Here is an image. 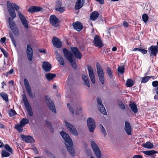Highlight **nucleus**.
<instances>
[{
    "label": "nucleus",
    "instance_id": "25",
    "mask_svg": "<svg viewBox=\"0 0 158 158\" xmlns=\"http://www.w3.org/2000/svg\"><path fill=\"white\" fill-rule=\"evenodd\" d=\"M42 67L44 69L46 72L49 71L51 69V64L47 62H43Z\"/></svg>",
    "mask_w": 158,
    "mask_h": 158
},
{
    "label": "nucleus",
    "instance_id": "32",
    "mask_svg": "<svg viewBox=\"0 0 158 158\" xmlns=\"http://www.w3.org/2000/svg\"><path fill=\"white\" fill-rule=\"evenodd\" d=\"M129 106L131 109L132 111L135 113L138 112V110L137 106L135 103H132L129 105Z\"/></svg>",
    "mask_w": 158,
    "mask_h": 158
},
{
    "label": "nucleus",
    "instance_id": "5",
    "mask_svg": "<svg viewBox=\"0 0 158 158\" xmlns=\"http://www.w3.org/2000/svg\"><path fill=\"white\" fill-rule=\"evenodd\" d=\"M87 124L89 131L91 132H93L96 127L94 120L92 118H88L87 121Z\"/></svg>",
    "mask_w": 158,
    "mask_h": 158
},
{
    "label": "nucleus",
    "instance_id": "40",
    "mask_svg": "<svg viewBox=\"0 0 158 158\" xmlns=\"http://www.w3.org/2000/svg\"><path fill=\"white\" fill-rule=\"evenodd\" d=\"M10 155V153L6 151L5 150H2V156L4 157H7Z\"/></svg>",
    "mask_w": 158,
    "mask_h": 158
},
{
    "label": "nucleus",
    "instance_id": "62",
    "mask_svg": "<svg viewBox=\"0 0 158 158\" xmlns=\"http://www.w3.org/2000/svg\"><path fill=\"white\" fill-rule=\"evenodd\" d=\"M133 158H143L142 156L139 155H136L133 157Z\"/></svg>",
    "mask_w": 158,
    "mask_h": 158
},
{
    "label": "nucleus",
    "instance_id": "9",
    "mask_svg": "<svg viewBox=\"0 0 158 158\" xmlns=\"http://www.w3.org/2000/svg\"><path fill=\"white\" fill-rule=\"evenodd\" d=\"M24 85L28 96L29 97L33 98L34 97L32 93L31 87L27 80L26 78L24 79Z\"/></svg>",
    "mask_w": 158,
    "mask_h": 158
},
{
    "label": "nucleus",
    "instance_id": "53",
    "mask_svg": "<svg viewBox=\"0 0 158 158\" xmlns=\"http://www.w3.org/2000/svg\"><path fill=\"white\" fill-rule=\"evenodd\" d=\"M82 108L80 107H77V109L76 111V113L77 114H80L81 113Z\"/></svg>",
    "mask_w": 158,
    "mask_h": 158
},
{
    "label": "nucleus",
    "instance_id": "50",
    "mask_svg": "<svg viewBox=\"0 0 158 158\" xmlns=\"http://www.w3.org/2000/svg\"><path fill=\"white\" fill-rule=\"evenodd\" d=\"M67 106L70 111L73 114L74 113V110H73V108L70 106V105L69 103L67 104Z\"/></svg>",
    "mask_w": 158,
    "mask_h": 158
},
{
    "label": "nucleus",
    "instance_id": "59",
    "mask_svg": "<svg viewBox=\"0 0 158 158\" xmlns=\"http://www.w3.org/2000/svg\"><path fill=\"white\" fill-rule=\"evenodd\" d=\"M45 123L47 125L48 127H51V125L49 121L47 120H46Z\"/></svg>",
    "mask_w": 158,
    "mask_h": 158
},
{
    "label": "nucleus",
    "instance_id": "35",
    "mask_svg": "<svg viewBox=\"0 0 158 158\" xmlns=\"http://www.w3.org/2000/svg\"><path fill=\"white\" fill-rule=\"evenodd\" d=\"M29 122V121L27 118H23L21 120L19 124L24 127L26 124H28Z\"/></svg>",
    "mask_w": 158,
    "mask_h": 158
},
{
    "label": "nucleus",
    "instance_id": "31",
    "mask_svg": "<svg viewBox=\"0 0 158 158\" xmlns=\"http://www.w3.org/2000/svg\"><path fill=\"white\" fill-rule=\"evenodd\" d=\"M143 152L145 154L148 156H152L157 153V152L154 150H151L150 151H143Z\"/></svg>",
    "mask_w": 158,
    "mask_h": 158
},
{
    "label": "nucleus",
    "instance_id": "12",
    "mask_svg": "<svg viewBox=\"0 0 158 158\" xmlns=\"http://www.w3.org/2000/svg\"><path fill=\"white\" fill-rule=\"evenodd\" d=\"M60 135L63 139L65 141V143H68L70 142V143L73 145V141L69 135L64 131H62L60 133Z\"/></svg>",
    "mask_w": 158,
    "mask_h": 158
},
{
    "label": "nucleus",
    "instance_id": "56",
    "mask_svg": "<svg viewBox=\"0 0 158 158\" xmlns=\"http://www.w3.org/2000/svg\"><path fill=\"white\" fill-rule=\"evenodd\" d=\"M152 85L153 87H157L158 86V81H154L152 82Z\"/></svg>",
    "mask_w": 158,
    "mask_h": 158
},
{
    "label": "nucleus",
    "instance_id": "21",
    "mask_svg": "<svg viewBox=\"0 0 158 158\" xmlns=\"http://www.w3.org/2000/svg\"><path fill=\"white\" fill-rule=\"evenodd\" d=\"M42 10V8L38 6H31L28 10V11L30 13H34L38 12Z\"/></svg>",
    "mask_w": 158,
    "mask_h": 158
},
{
    "label": "nucleus",
    "instance_id": "28",
    "mask_svg": "<svg viewBox=\"0 0 158 158\" xmlns=\"http://www.w3.org/2000/svg\"><path fill=\"white\" fill-rule=\"evenodd\" d=\"M99 16V13L96 11L92 13L90 16V19L93 21L96 20Z\"/></svg>",
    "mask_w": 158,
    "mask_h": 158
},
{
    "label": "nucleus",
    "instance_id": "55",
    "mask_svg": "<svg viewBox=\"0 0 158 158\" xmlns=\"http://www.w3.org/2000/svg\"><path fill=\"white\" fill-rule=\"evenodd\" d=\"M0 48L2 52H3L4 56L5 57H7L8 56L7 53L3 49L1 48Z\"/></svg>",
    "mask_w": 158,
    "mask_h": 158
},
{
    "label": "nucleus",
    "instance_id": "14",
    "mask_svg": "<svg viewBox=\"0 0 158 158\" xmlns=\"http://www.w3.org/2000/svg\"><path fill=\"white\" fill-rule=\"evenodd\" d=\"M27 58L30 61H31L33 59V52L31 46L27 44Z\"/></svg>",
    "mask_w": 158,
    "mask_h": 158
},
{
    "label": "nucleus",
    "instance_id": "18",
    "mask_svg": "<svg viewBox=\"0 0 158 158\" xmlns=\"http://www.w3.org/2000/svg\"><path fill=\"white\" fill-rule=\"evenodd\" d=\"M50 21L52 26L56 27V24L59 22V20L55 15H52L50 17Z\"/></svg>",
    "mask_w": 158,
    "mask_h": 158
},
{
    "label": "nucleus",
    "instance_id": "49",
    "mask_svg": "<svg viewBox=\"0 0 158 158\" xmlns=\"http://www.w3.org/2000/svg\"><path fill=\"white\" fill-rule=\"evenodd\" d=\"M16 114V112L12 109L10 110L9 111V114L10 117L14 116Z\"/></svg>",
    "mask_w": 158,
    "mask_h": 158
},
{
    "label": "nucleus",
    "instance_id": "48",
    "mask_svg": "<svg viewBox=\"0 0 158 158\" xmlns=\"http://www.w3.org/2000/svg\"><path fill=\"white\" fill-rule=\"evenodd\" d=\"M55 10L56 11H58L60 13H62L65 10L64 7H61L59 8H55Z\"/></svg>",
    "mask_w": 158,
    "mask_h": 158
},
{
    "label": "nucleus",
    "instance_id": "17",
    "mask_svg": "<svg viewBox=\"0 0 158 158\" xmlns=\"http://www.w3.org/2000/svg\"><path fill=\"white\" fill-rule=\"evenodd\" d=\"M20 137L26 143H33L35 142L34 139L30 136H26L24 135H21Z\"/></svg>",
    "mask_w": 158,
    "mask_h": 158
},
{
    "label": "nucleus",
    "instance_id": "34",
    "mask_svg": "<svg viewBox=\"0 0 158 158\" xmlns=\"http://www.w3.org/2000/svg\"><path fill=\"white\" fill-rule=\"evenodd\" d=\"M126 85L128 87H131L134 85L133 81L131 79H128L126 81Z\"/></svg>",
    "mask_w": 158,
    "mask_h": 158
},
{
    "label": "nucleus",
    "instance_id": "24",
    "mask_svg": "<svg viewBox=\"0 0 158 158\" xmlns=\"http://www.w3.org/2000/svg\"><path fill=\"white\" fill-rule=\"evenodd\" d=\"M56 58L60 65H64L65 63L62 56L57 52H56Z\"/></svg>",
    "mask_w": 158,
    "mask_h": 158
},
{
    "label": "nucleus",
    "instance_id": "19",
    "mask_svg": "<svg viewBox=\"0 0 158 158\" xmlns=\"http://www.w3.org/2000/svg\"><path fill=\"white\" fill-rule=\"evenodd\" d=\"M52 42L54 46L57 48H60L62 46L61 41L56 37H53Z\"/></svg>",
    "mask_w": 158,
    "mask_h": 158
},
{
    "label": "nucleus",
    "instance_id": "22",
    "mask_svg": "<svg viewBox=\"0 0 158 158\" xmlns=\"http://www.w3.org/2000/svg\"><path fill=\"white\" fill-rule=\"evenodd\" d=\"M74 28L77 31H79L83 28L82 24L79 22L77 21L73 24Z\"/></svg>",
    "mask_w": 158,
    "mask_h": 158
},
{
    "label": "nucleus",
    "instance_id": "13",
    "mask_svg": "<svg viewBox=\"0 0 158 158\" xmlns=\"http://www.w3.org/2000/svg\"><path fill=\"white\" fill-rule=\"evenodd\" d=\"M71 49L77 58L78 59L81 58L82 54L77 47H71Z\"/></svg>",
    "mask_w": 158,
    "mask_h": 158
},
{
    "label": "nucleus",
    "instance_id": "42",
    "mask_svg": "<svg viewBox=\"0 0 158 158\" xmlns=\"http://www.w3.org/2000/svg\"><path fill=\"white\" fill-rule=\"evenodd\" d=\"M1 96L3 99L6 101L7 102L8 100V97L6 94L5 93H1L0 94Z\"/></svg>",
    "mask_w": 158,
    "mask_h": 158
},
{
    "label": "nucleus",
    "instance_id": "26",
    "mask_svg": "<svg viewBox=\"0 0 158 158\" xmlns=\"http://www.w3.org/2000/svg\"><path fill=\"white\" fill-rule=\"evenodd\" d=\"M85 0H77L75 6V9L78 10L81 8L84 3Z\"/></svg>",
    "mask_w": 158,
    "mask_h": 158
},
{
    "label": "nucleus",
    "instance_id": "1",
    "mask_svg": "<svg viewBox=\"0 0 158 158\" xmlns=\"http://www.w3.org/2000/svg\"><path fill=\"white\" fill-rule=\"evenodd\" d=\"M7 6L9 14L11 18L8 19L9 23L11 29L14 28L15 23L13 19L16 17V14L14 10L18 11L19 9V6L14 3H11L9 1L7 2Z\"/></svg>",
    "mask_w": 158,
    "mask_h": 158
},
{
    "label": "nucleus",
    "instance_id": "33",
    "mask_svg": "<svg viewBox=\"0 0 158 158\" xmlns=\"http://www.w3.org/2000/svg\"><path fill=\"white\" fill-rule=\"evenodd\" d=\"M98 107L99 110L102 113L105 114L106 113L105 108L103 105H98Z\"/></svg>",
    "mask_w": 158,
    "mask_h": 158
},
{
    "label": "nucleus",
    "instance_id": "20",
    "mask_svg": "<svg viewBox=\"0 0 158 158\" xmlns=\"http://www.w3.org/2000/svg\"><path fill=\"white\" fill-rule=\"evenodd\" d=\"M124 130L128 135H131V127L129 123L127 121L125 122Z\"/></svg>",
    "mask_w": 158,
    "mask_h": 158
},
{
    "label": "nucleus",
    "instance_id": "60",
    "mask_svg": "<svg viewBox=\"0 0 158 158\" xmlns=\"http://www.w3.org/2000/svg\"><path fill=\"white\" fill-rule=\"evenodd\" d=\"M123 25L125 27H128L129 25L128 23L125 21L123 22Z\"/></svg>",
    "mask_w": 158,
    "mask_h": 158
},
{
    "label": "nucleus",
    "instance_id": "16",
    "mask_svg": "<svg viewBox=\"0 0 158 158\" xmlns=\"http://www.w3.org/2000/svg\"><path fill=\"white\" fill-rule=\"evenodd\" d=\"M18 11V14L19 16L21 21L24 25V27L27 28L28 27V25L27 24V21L26 20L25 17L19 11Z\"/></svg>",
    "mask_w": 158,
    "mask_h": 158
},
{
    "label": "nucleus",
    "instance_id": "64",
    "mask_svg": "<svg viewBox=\"0 0 158 158\" xmlns=\"http://www.w3.org/2000/svg\"><path fill=\"white\" fill-rule=\"evenodd\" d=\"M6 40V38L2 37L1 39V41L3 43H4Z\"/></svg>",
    "mask_w": 158,
    "mask_h": 158
},
{
    "label": "nucleus",
    "instance_id": "54",
    "mask_svg": "<svg viewBox=\"0 0 158 158\" xmlns=\"http://www.w3.org/2000/svg\"><path fill=\"white\" fill-rule=\"evenodd\" d=\"M97 102L98 103V105H102V100L99 97L97 98Z\"/></svg>",
    "mask_w": 158,
    "mask_h": 158
},
{
    "label": "nucleus",
    "instance_id": "8",
    "mask_svg": "<svg viewBox=\"0 0 158 158\" xmlns=\"http://www.w3.org/2000/svg\"><path fill=\"white\" fill-rule=\"evenodd\" d=\"M93 43L95 46L98 47L99 48H101L103 46L100 37L97 35H95L94 37Z\"/></svg>",
    "mask_w": 158,
    "mask_h": 158
},
{
    "label": "nucleus",
    "instance_id": "10",
    "mask_svg": "<svg viewBox=\"0 0 158 158\" xmlns=\"http://www.w3.org/2000/svg\"><path fill=\"white\" fill-rule=\"evenodd\" d=\"M63 51L64 56L66 59L69 62H72L73 59V54L71 52L65 48L63 49Z\"/></svg>",
    "mask_w": 158,
    "mask_h": 158
},
{
    "label": "nucleus",
    "instance_id": "27",
    "mask_svg": "<svg viewBox=\"0 0 158 158\" xmlns=\"http://www.w3.org/2000/svg\"><path fill=\"white\" fill-rule=\"evenodd\" d=\"M82 78L85 84L88 87H89L90 85L89 83V81L88 79V76L85 74H82Z\"/></svg>",
    "mask_w": 158,
    "mask_h": 158
},
{
    "label": "nucleus",
    "instance_id": "11",
    "mask_svg": "<svg viewBox=\"0 0 158 158\" xmlns=\"http://www.w3.org/2000/svg\"><path fill=\"white\" fill-rule=\"evenodd\" d=\"M87 69L89 72V74L92 82L94 84L95 83V78L93 69L89 65H87Z\"/></svg>",
    "mask_w": 158,
    "mask_h": 158
},
{
    "label": "nucleus",
    "instance_id": "47",
    "mask_svg": "<svg viewBox=\"0 0 158 158\" xmlns=\"http://www.w3.org/2000/svg\"><path fill=\"white\" fill-rule=\"evenodd\" d=\"M13 32L14 34L16 36H18L19 35V31L18 29L16 28H13V29H11Z\"/></svg>",
    "mask_w": 158,
    "mask_h": 158
},
{
    "label": "nucleus",
    "instance_id": "58",
    "mask_svg": "<svg viewBox=\"0 0 158 158\" xmlns=\"http://www.w3.org/2000/svg\"><path fill=\"white\" fill-rule=\"evenodd\" d=\"M32 149L33 150L34 152L36 154H38V152L36 148L35 147L34 148H32Z\"/></svg>",
    "mask_w": 158,
    "mask_h": 158
},
{
    "label": "nucleus",
    "instance_id": "63",
    "mask_svg": "<svg viewBox=\"0 0 158 158\" xmlns=\"http://www.w3.org/2000/svg\"><path fill=\"white\" fill-rule=\"evenodd\" d=\"M97 2H99L102 4H103L104 3V0H96Z\"/></svg>",
    "mask_w": 158,
    "mask_h": 158
},
{
    "label": "nucleus",
    "instance_id": "44",
    "mask_svg": "<svg viewBox=\"0 0 158 158\" xmlns=\"http://www.w3.org/2000/svg\"><path fill=\"white\" fill-rule=\"evenodd\" d=\"M45 154L48 156L52 157V158H55V156L52 154L51 152L48 150H45Z\"/></svg>",
    "mask_w": 158,
    "mask_h": 158
},
{
    "label": "nucleus",
    "instance_id": "38",
    "mask_svg": "<svg viewBox=\"0 0 158 158\" xmlns=\"http://www.w3.org/2000/svg\"><path fill=\"white\" fill-rule=\"evenodd\" d=\"M99 128H100L101 131L102 132V134H103L104 137H105L106 136V135L107 134L106 132V131L104 129V127L102 125V124H100L99 125Z\"/></svg>",
    "mask_w": 158,
    "mask_h": 158
},
{
    "label": "nucleus",
    "instance_id": "46",
    "mask_svg": "<svg viewBox=\"0 0 158 158\" xmlns=\"http://www.w3.org/2000/svg\"><path fill=\"white\" fill-rule=\"evenodd\" d=\"M142 18L143 21L145 23L146 22L148 19V15L147 14H143L142 15Z\"/></svg>",
    "mask_w": 158,
    "mask_h": 158
},
{
    "label": "nucleus",
    "instance_id": "52",
    "mask_svg": "<svg viewBox=\"0 0 158 158\" xmlns=\"http://www.w3.org/2000/svg\"><path fill=\"white\" fill-rule=\"evenodd\" d=\"M118 106L119 108L122 109H124L125 108L124 105L121 102H120L119 103Z\"/></svg>",
    "mask_w": 158,
    "mask_h": 158
},
{
    "label": "nucleus",
    "instance_id": "23",
    "mask_svg": "<svg viewBox=\"0 0 158 158\" xmlns=\"http://www.w3.org/2000/svg\"><path fill=\"white\" fill-rule=\"evenodd\" d=\"M151 51V56H156V54L158 53V46H151L149 48Z\"/></svg>",
    "mask_w": 158,
    "mask_h": 158
},
{
    "label": "nucleus",
    "instance_id": "45",
    "mask_svg": "<svg viewBox=\"0 0 158 158\" xmlns=\"http://www.w3.org/2000/svg\"><path fill=\"white\" fill-rule=\"evenodd\" d=\"M151 77L149 76H146V77H143L142 78V79L141 81V82L142 83H145L147 82L149 79Z\"/></svg>",
    "mask_w": 158,
    "mask_h": 158
},
{
    "label": "nucleus",
    "instance_id": "43",
    "mask_svg": "<svg viewBox=\"0 0 158 158\" xmlns=\"http://www.w3.org/2000/svg\"><path fill=\"white\" fill-rule=\"evenodd\" d=\"M62 2L60 1H57L56 2L55 8H59L62 7Z\"/></svg>",
    "mask_w": 158,
    "mask_h": 158
},
{
    "label": "nucleus",
    "instance_id": "15",
    "mask_svg": "<svg viewBox=\"0 0 158 158\" xmlns=\"http://www.w3.org/2000/svg\"><path fill=\"white\" fill-rule=\"evenodd\" d=\"M65 145L67 150L69 152V154L71 156H74L75 153V151L74 149L73 148V145H72L70 143V142L65 143Z\"/></svg>",
    "mask_w": 158,
    "mask_h": 158
},
{
    "label": "nucleus",
    "instance_id": "2",
    "mask_svg": "<svg viewBox=\"0 0 158 158\" xmlns=\"http://www.w3.org/2000/svg\"><path fill=\"white\" fill-rule=\"evenodd\" d=\"M99 79L102 84H103L105 82L104 73L102 69L98 63L96 64Z\"/></svg>",
    "mask_w": 158,
    "mask_h": 158
},
{
    "label": "nucleus",
    "instance_id": "29",
    "mask_svg": "<svg viewBox=\"0 0 158 158\" xmlns=\"http://www.w3.org/2000/svg\"><path fill=\"white\" fill-rule=\"evenodd\" d=\"M142 146L148 149H152L153 148L154 146L153 144L149 141L146 142L145 143L142 145Z\"/></svg>",
    "mask_w": 158,
    "mask_h": 158
},
{
    "label": "nucleus",
    "instance_id": "36",
    "mask_svg": "<svg viewBox=\"0 0 158 158\" xmlns=\"http://www.w3.org/2000/svg\"><path fill=\"white\" fill-rule=\"evenodd\" d=\"M106 71L110 78L112 79L113 78L112 73L110 68L109 67L106 68Z\"/></svg>",
    "mask_w": 158,
    "mask_h": 158
},
{
    "label": "nucleus",
    "instance_id": "4",
    "mask_svg": "<svg viewBox=\"0 0 158 158\" xmlns=\"http://www.w3.org/2000/svg\"><path fill=\"white\" fill-rule=\"evenodd\" d=\"M91 144L94 152L97 158H101L102 156L101 153L98 146L94 141H91Z\"/></svg>",
    "mask_w": 158,
    "mask_h": 158
},
{
    "label": "nucleus",
    "instance_id": "51",
    "mask_svg": "<svg viewBox=\"0 0 158 158\" xmlns=\"http://www.w3.org/2000/svg\"><path fill=\"white\" fill-rule=\"evenodd\" d=\"M71 63V65L72 67L75 70L77 69V66L76 63L75 62H73V60L72 61V62H69Z\"/></svg>",
    "mask_w": 158,
    "mask_h": 158
},
{
    "label": "nucleus",
    "instance_id": "7",
    "mask_svg": "<svg viewBox=\"0 0 158 158\" xmlns=\"http://www.w3.org/2000/svg\"><path fill=\"white\" fill-rule=\"evenodd\" d=\"M65 124L67 127L68 130L73 135L75 136L78 135V133L75 127L69 123L64 121Z\"/></svg>",
    "mask_w": 158,
    "mask_h": 158
},
{
    "label": "nucleus",
    "instance_id": "61",
    "mask_svg": "<svg viewBox=\"0 0 158 158\" xmlns=\"http://www.w3.org/2000/svg\"><path fill=\"white\" fill-rule=\"evenodd\" d=\"M9 36H10V37L11 38L12 41L15 40L13 37V35L11 32H10L9 33Z\"/></svg>",
    "mask_w": 158,
    "mask_h": 158
},
{
    "label": "nucleus",
    "instance_id": "3",
    "mask_svg": "<svg viewBox=\"0 0 158 158\" xmlns=\"http://www.w3.org/2000/svg\"><path fill=\"white\" fill-rule=\"evenodd\" d=\"M22 97L23 101L28 114L30 116H32L33 114V112L30 105L27 99L26 94H23Z\"/></svg>",
    "mask_w": 158,
    "mask_h": 158
},
{
    "label": "nucleus",
    "instance_id": "41",
    "mask_svg": "<svg viewBox=\"0 0 158 158\" xmlns=\"http://www.w3.org/2000/svg\"><path fill=\"white\" fill-rule=\"evenodd\" d=\"M124 68L123 66H120L118 68V72L122 74L124 72Z\"/></svg>",
    "mask_w": 158,
    "mask_h": 158
},
{
    "label": "nucleus",
    "instance_id": "37",
    "mask_svg": "<svg viewBox=\"0 0 158 158\" xmlns=\"http://www.w3.org/2000/svg\"><path fill=\"white\" fill-rule=\"evenodd\" d=\"M24 127L19 124V125L17 124L15 126V128L19 132H22L23 130V127Z\"/></svg>",
    "mask_w": 158,
    "mask_h": 158
},
{
    "label": "nucleus",
    "instance_id": "57",
    "mask_svg": "<svg viewBox=\"0 0 158 158\" xmlns=\"http://www.w3.org/2000/svg\"><path fill=\"white\" fill-rule=\"evenodd\" d=\"M141 52L142 54H146L147 52V50L141 48V49L140 50V51Z\"/></svg>",
    "mask_w": 158,
    "mask_h": 158
},
{
    "label": "nucleus",
    "instance_id": "39",
    "mask_svg": "<svg viewBox=\"0 0 158 158\" xmlns=\"http://www.w3.org/2000/svg\"><path fill=\"white\" fill-rule=\"evenodd\" d=\"M4 148L8 152L12 154L13 150L12 148L7 144H6L5 145Z\"/></svg>",
    "mask_w": 158,
    "mask_h": 158
},
{
    "label": "nucleus",
    "instance_id": "30",
    "mask_svg": "<svg viewBox=\"0 0 158 158\" xmlns=\"http://www.w3.org/2000/svg\"><path fill=\"white\" fill-rule=\"evenodd\" d=\"M56 76L55 74L48 73L45 75V77L48 81H50L55 77Z\"/></svg>",
    "mask_w": 158,
    "mask_h": 158
},
{
    "label": "nucleus",
    "instance_id": "6",
    "mask_svg": "<svg viewBox=\"0 0 158 158\" xmlns=\"http://www.w3.org/2000/svg\"><path fill=\"white\" fill-rule=\"evenodd\" d=\"M45 98L46 103L49 109L53 113H56V110L53 101L50 99L48 96H46Z\"/></svg>",
    "mask_w": 158,
    "mask_h": 158
}]
</instances>
